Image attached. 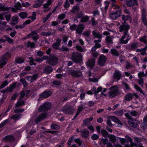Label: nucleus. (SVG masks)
<instances>
[{
  "mask_svg": "<svg viewBox=\"0 0 147 147\" xmlns=\"http://www.w3.org/2000/svg\"><path fill=\"white\" fill-rule=\"evenodd\" d=\"M130 26L128 24H122L119 27V32L122 33L123 32V35L119 39L121 44H125L128 43L130 38H129V34L128 31L130 29Z\"/></svg>",
  "mask_w": 147,
  "mask_h": 147,
  "instance_id": "nucleus-1",
  "label": "nucleus"
},
{
  "mask_svg": "<svg viewBox=\"0 0 147 147\" xmlns=\"http://www.w3.org/2000/svg\"><path fill=\"white\" fill-rule=\"evenodd\" d=\"M112 8L113 9V11L109 15L110 18L114 20L119 17L121 14V10L119 6L115 3H112Z\"/></svg>",
  "mask_w": 147,
  "mask_h": 147,
  "instance_id": "nucleus-2",
  "label": "nucleus"
},
{
  "mask_svg": "<svg viewBox=\"0 0 147 147\" xmlns=\"http://www.w3.org/2000/svg\"><path fill=\"white\" fill-rule=\"evenodd\" d=\"M82 55L78 52H74L72 54L71 59L74 62L76 63H80L82 61Z\"/></svg>",
  "mask_w": 147,
  "mask_h": 147,
  "instance_id": "nucleus-3",
  "label": "nucleus"
},
{
  "mask_svg": "<svg viewBox=\"0 0 147 147\" xmlns=\"http://www.w3.org/2000/svg\"><path fill=\"white\" fill-rule=\"evenodd\" d=\"M58 58L54 54H51L47 62L48 64L52 66H53L56 65L58 62Z\"/></svg>",
  "mask_w": 147,
  "mask_h": 147,
  "instance_id": "nucleus-4",
  "label": "nucleus"
},
{
  "mask_svg": "<svg viewBox=\"0 0 147 147\" xmlns=\"http://www.w3.org/2000/svg\"><path fill=\"white\" fill-rule=\"evenodd\" d=\"M51 102H46L40 106L38 111V112H40L42 111H48L51 109Z\"/></svg>",
  "mask_w": 147,
  "mask_h": 147,
  "instance_id": "nucleus-5",
  "label": "nucleus"
},
{
  "mask_svg": "<svg viewBox=\"0 0 147 147\" xmlns=\"http://www.w3.org/2000/svg\"><path fill=\"white\" fill-rule=\"evenodd\" d=\"M62 110L65 114H72L74 112V109L73 107L69 105H66L63 106Z\"/></svg>",
  "mask_w": 147,
  "mask_h": 147,
  "instance_id": "nucleus-6",
  "label": "nucleus"
},
{
  "mask_svg": "<svg viewBox=\"0 0 147 147\" xmlns=\"http://www.w3.org/2000/svg\"><path fill=\"white\" fill-rule=\"evenodd\" d=\"M48 113L47 112H44L38 115L35 119L34 122L36 123L42 121L47 116Z\"/></svg>",
  "mask_w": 147,
  "mask_h": 147,
  "instance_id": "nucleus-7",
  "label": "nucleus"
},
{
  "mask_svg": "<svg viewBox=\"0 0 147 147\" xmlns=\"http://www.w3.org/2000/svg\"><path fill=\"white\" fill-rule=\"evenodd\" d=\"M119 92V90H115L114 91H110L107 93L106 94L102 92V95H103L105 96L112 98L116 96L118 94Z\"/></svg>",
  "mask_w": 147,
  "mask_h": 147,
  "instance_id": "nucleus-8",
  "label": "nucleus"
},
{
  "mask_svg": "<svg viewBox=\"0 0 147 147\" xmlns=\"http://www.w3.org/2000/svg\"><path fill=\"white\" fill-rule=\"evenodd\" d=\"M92 91H88L87 92V94L92 95L93 93L96 96V98H99V97H98L97 95H98V93L101 91V87H99L97 89H96L95 87H93L92 88Z\"/></svg>",
  "mask_w": 147,
  "mask_h": 147,
  "instance_id": "nucleus-9",
  "label": "nucleus"
},
{
  "mask_svg": "<svg viewBox=\"0 0 147 147\" xmlns=\"http://www.w3.org/2000/svg\"><path fill=\"white\" fill-rule=\"evenodd\" d=\"M126 139L125 138H120V141L121 144L122 145H124L126 143H127L129 142L131 144L133 143L132 139L128 135H126L125 136Z\"/></svg>",
  "mask_w": 147,
  "mask_h": 147,
  "instance_id": "nucleus-10",
  "label": "nucleus"
},
{
  "mask_svg": "<svg viewBox=\"0 0 147 147\" xmlns=\"http://www.w3.org/2000/svg\"><path fill=\"white\" fill-rule=\"evenodd\" d=\"M138 46L137 43H134L132 44H128L126 47V49L129 51H135Z\"/></svg>",
  "mask_w": 147,
  "mask_h": 147,
  "instance_id": "nucleus-11",
  "label": "nucleus"
},
{
  "mask_svg": "<svg viewBox=\"0 0 147 147\" xmlns=\"http://www.w3.org/2000/svg\"><path fill=\"white\" fill-rule=\"evenodd\" d=\"M141 12V18L142 22L145 26H147V20L146 14V9L145 8H143Z\"/></svg>",
  "mask_w": 147,
  "mask_h": 147,
  "instance_id": "nucleus-12",
  "label": "nucleus"
},
{
  "mask_svg": "<svg viewBox=\"0 0 147 147\" xmlns=\"http://www.w3.org/2000/svg\"><path fill=\"white\" fill-rule=\"evenodd\" d=\"M134 96H135L137 98L139 97L138 96L136 93H134L132 94L131 93H129L126 94L125 96L124 100L127 101H130L132 99Z\"/></svg>",
  "mask_w": 147,
  "mask_h": 147,
  "instance_id": "nucleus-13",
  "label": "nucleus"
},
{
  "mask_svg": "<svg viewBox=\"0 0 147 147\" xmlns=\"http://www.w3.org/2000/svg\"><path fill=\"white\" fill-rule=\"evenodd\" d=\"M121 72L119 70H115L114 71L113 75V78L115 81H119L122 77Z\"/></svg>",
  "mask_w": 147,
  "mask_h": 147,
  "instance_id": "nucleus-14",
  "label": "nucleus"
},
{
  "mask_svg": "<svg viewBox=\"0 0 147 147\" xmlns=\"http://www.w3.org/2000/svg\"><path fill=\"white\" fill-rule=\"evenodd\" d=\"M85 28V27L84 24H79L77 25V28L76 29V33L80 35H81Z\"/></svg>",
  "mask_w": 147,
  "mask_h": 147,
  "instance_id": "nucleus-15",
  "label": "nucleus"
},
{
  "mask_svg": "<svg viewBox=\"0 0 147 147\" xmlns=\"http://www.w3.org/2000/svg\"><path fill=\"white\" fill-rule=\"evenodd\" d=\"M95 61L93 59H89L86 63V65L87 67H89L90 69H92L95 65Z\"/></svg>",
  "mask_w": 147,
  "mask_h": 147,
  "instance_id": "nucleus-16",
  "label": "nucleus"
},
{
  "mask_svg": "<svg viewBox=\"0 0 147 147\" xmlns=\"http://www.w3.org/2000/svg\"><path fill=\"white\" fill-rule=\"evenodd\" d=\"M53 71V69L52 67L49 65L45 66L43 69L42 73L46 74H49Z\"/></svg>",
  "mask_w": 147,
  "mask_h": 147,
  "instance_id": "nucleus-17",
  "label": "nucleus"
},
{
  "mask_svg": "<svg viewBox=\"0 0 147 147\" xmlns=\"http://www.w3.org/2000/svg\"><path fill=\"white\" fill-rule=\"evenodd\" d=\"M52 94V92L49 91H46L39 95L40 98H46L50 96Z\"/></svg>",
  "mask_w": 147,
  "mask_h": 147,
  "instance_id": "nucleus-18",
  "label": "nucleus"
},
{
  "mask_svg": "<svg viewBox=\"0 0 147 147\" xmlns=\"http://www.w3.org/2000/svg\"><path fill=\"white\" fill-rule=\"evenodd\" d=\"M70 74L73 77L77 78L82 76V72L80 71H76L72 70L70 71Z\"/></svg>",
  "mask_w": 147,
  "mask_h": 147,
  "instance_id": "nucleus-19",
  "label": "nucleus"
},
{
  "mask_svg": "<svg viewBox=\"0 0 147 147\" xmlns=\"http://www.w3.org/2000/svg\"><path fill=\"white\" fill-rule=\"evenodd\" d=\"M5 40L3 39V38L0 39V43H2L5 42L6 41H7L10 44H12L13 43V40L11 38L7 35H5L4 36Z\"/></svg>",
  "mask_w": 147,
  "mask_h": 147,
  "instance_id": "nucleus-20",
  "label": "nucleus"
},
{
  "mask_svg": "<svg viewBox=\"0 0 147 147\" xmlns=\"http://www.w3.org/2000/svg\"><path fill=\"white\" fill-rule=\"evenodd\" d=\"M38 30H36L32 31L30 34H29L28 35H31L32 36V39L35 41H36L38 38Z\"/></svg>",
  "mask_w": 147,
  "mask_h": 147,
  "instance_id": "nucleus-21",
  "label": "nucleus"
},
{
  "mask_svg": "<svg viewBox=\"0 0 147 147\" xmlns=\"http://www.w3.org/2000/svg\"><path fill=\"white\" fill-rule=\"evenodd\" d=\"M61 41V39L58 38L52 45V47L54 49L59 50V46L60 45Z\"/></svg>",
  "mask_w": 147,
  "mask_h": 147,
  "instance_id": "nucleus-22",
  "label": "nucleus"
},
{
  "mask_svg": "<svg viewBox=\"0 0 147 147\" xmlns=\"http://www.w3.org/2000/svg\"><path fill=\"white\" fill-rule=\"evenodd\" d=\"M127 6L131 7L135 5H138V2L137 0H129V1L127 3Z\"/></svg>",
  "mask_w": 147,
  "mask_h": 147,
  "instance_id": "nucleus-23",
  "label": "nucleus"
},
{
  "mask_svg": "<svg viewBox=\"0 0 147 147\" xmlns=\"http://www.w3.org/2000/svg\"><path fill=\"white\" fill-rule=\"evenodd\" d=\"M44 0H37L35 2V3L33 5L32 7L34 8H36L38 7L41 6Z\"/></svg>",
  "mask_w": 147,
  "mask_h": 147,
  "instance_id": "nucleus-24",
  "label": "nucleus"
},
{
  "mask_svg": "<svg viewBox=\"0 0 147 147\" xmlns=\"http://www.w3.org/2000/svg\"><path fill=\"white\" fill-rule=\"evenodd\" d=\"M25 105V102L24 100H22V99H19L18 102L15 104V108H17Z\"/></svg>",
  "mask_w": 147,
  "mask_h": 147,
  "instance_id": "nucleus-25",
  "label": "nucleus"
},
{
  "mask_svg": "<svg viewBox=\"0 0 147 147\" xmlns=\"http://www.w3.org/2000/svg\"><path fill=\"white\" fill-rule=\"evenodd\" d=\"M11 8V7H8L5 6V5L4 4L0 3V11H8Z\"/></svg>",
  "mask_w": 147,
  "mask_h": 147,
  "instance_id": "nucleus-26",
  "label": "nucleus"
},
{
  "mask_svg": "<svg viewBox=\"0 0 147 147\" xmlns=\"http://www.w3.org/2000/svg\"><path fill=\"white\" fill-rule=\"evenodd\" d=\"M3 140H5V142L12 141L14 140V137L11 135L6 136L3 139Z\"/></svg>",
  "mask_w": 147,
  "mask_h": 147,
  "instance_id": "nucleus-27",
  "label": "nucleus"
},
{
  "mask_svg": "<svg viewBox=\"0 0 147 147\" xmlns=\"http://www.w3.org/2000/svg\"><path fill=\"white\" fill-rule=\"evenodd\" d=\"M74 141L77 143L79 146H81L82 145L83 146L82 147H85L84 142L83 141L81 140L80 138H77L74 140Z\"/></svg>",
  "mask_w": 147,
  "mask_h": 147,
  "instance_id": "nucleus-28",
  "label": "nucleus"
},
{
  "mask_svg": "<svg viewBox=\"0 0 147 147\" xmlns=\"http://www.w3.org/2000/svg\"><path fill=\"white\" fill-rule=\"evenodd\" d=\"M3 57H1L0 58V67L2 68L3 67V66L5 65L7 63V60H6V59L3 58Z\"/></svg>",
  "mask_w": 147,
  "mask_h": 147,
  "instance_id": "nucleus-29",
  "label": "nucleus"
},
{
  "mask_svg": "<svg viewBox=\"0 0 147 147\" xmlns=\"http://www.w3.org/2000/svg\"><path fill=\"white\" fill-rule=\"evenodd\" d=\"M56 33V31L55 30H51V31H48L47 32H43L42 33L43 35L47 36H50L51 35L55 34Z\"/></svg>",
  "mask_w": 147,
  "mask_h": 147,
  "instance_id": "nucleus-30",
  "label": "nucleus"
},
{
  "mask_svg": "<svg viewBox=\"0 0 147 147\" xmlns=\"http://www.w3.org/2000/svg\"><path fill=\"white\" fill-rule=\"evenodd\" d=\"M81 133L82 134V136L85 138L88 137L89 134V131L85 129H83Z\"/></svg>",
  "mask_w": 147,
  "mask_h": 147,
  "instance_id": "nucleus-31",
  "label": "nucleus"
},
{
  "mask_svg": "<svg viewBox=\"0 0 147 147\" xmlns=\"http://www.w3.org/2000/svg\"><path fill=\"white\" fill-rule=\"evenodd\" d=\"M22 116V115L21 114H16L11 117V119H14L15 121L19 120L20 118H21Z\"/></svg>",
  "mask_w": 147,
  "mask_h": 147,
  "instance_id": "nucleus-32",
  "label": "nucleus"
},
{
  "mask_svg": "<svg viewBox=\"0 0 147 147\" xmlns=\"http://www.w3.org/2000/svg\"><path fill=\"white\" fill-rule=\"evenodd\" d=\"M111 54L114 56L118 57L119 55V53L118 51L115 49L113 48L111 49Z\"/></svg>",
  "mask_w": 147,
  "mask_h": 147,
  "instance_id": "nucleus-33",
  "label": "nucleus"
},
{
  "mask_svg": "<svg viewBox=\"0 0 147 147\" xmlns=\"http://www.w3.org/2000/svg\"><path fill=\"white\" fill-rule=\"evenodd\" d=\"M93 119L92 117H91L89 118L86 119L83 121V124L84 125H86L90 123L91 121Z\"/></svg>",
  "mask_w": 147,
  "mask_h": 147,
  "instance_id": "nucleus-34",
  "label": "nucleus"
},
{
  "mask_svg": "<svg viewBox=\"0 0 147 147\" xmlns=\"http://www.w3.org/2000/svg\"><path fill=\"white\" fill-rule=\"evenodd\" d=\"M28 15V13L26 12H22L18 14L19 16L22 19H24L27 18Z\"/></svg>",
  "mask_w": 147,
  "mask_h": 147,
  "instance_id": "nucleus-35",
  "label": "nucleus"
},
{
  "mask_svg": "<svg viewBox=\"0 0 147 147\" xmlns=\"http://www.w3.org/2000/svg\"><path fill=\"white\" fill-rule=\"evenodd\" d=\"M92 34L94 37L98 38H100L101 37V35L100 33L96 30L92 31Z\"/></svg>",
  "mask_w": 147,
  "mask_h": 147,
  "instance_id": "nucleus-36",
  "label": "nucleus"
},
{
  "mask_svg": "<svg viewBox=\"0 0 147 147\" xmlns=\"http://www.w3.org/2000/svg\"><path fill=\"white\" fill-rule=\"evenodd\" d=\"M80 10V7L78 6H74L73 7L72 9L71 10V11L75 14L78 12Z\"/></svg>",
  "mask_w": 147,
  "mask_h": 147,
  "instance_id": "nucleus-37",
  "label": "nucleus"
},
{
  "mask_svg": "<svg viewBox=\"0 0 147 147\" xmlns=\"http://www.w3.org/2000/svg\"><path fill=\"white\" fill-rule=\"evenodd\" d=\"M141 141V140L139 138H135V142L133 143L134 145L136 147H139V145L142 144L140 143Z\"/></svg>",
  "mask_w": 147,
  "mask_h": 147,
  "instance_id": "nucleus-38",
  "label": "nucleus"
},
{
  "mask_svg": "<svg viewBox=\"0 0 147 147\" xmlns=\"http://www.w3.org/2000/svg\"><path fill=\"white\" fill-rule=\"evenodd\" d=\"M17 84V82H15L13 83L9 87L7 88V91L9 92L11 91L13 88L16 87Z\"/></svg>",
  "mask_w": 147,
  "mask_h": 147,
  "instance_id": "nucleus-39",
  "label": "nucleus"
},
{
  "mask_svg": "<svg viewBox=\"0 0 147 147\" xmlns=\"http://www.w3.org/2000/svg\"><path fill=\"white\" fill-rule=\"evenodd\" d=\"M129 18H130V17L129 16L123 15L122 19L124 21V22L123 23L127 24L126 22L127 21Z\"/></svg>",
  "mask_w": 147,
  "mask_h": 147,
  "instance_id": "nucleus-40",
  "label": "nucleus"
},
{
  "mask_svg": "<svg viewBox=\"0 0 147 147\" xmlns=\"http://www.w3.org/2000/svg\"><path fill=\"white\" fill-rule=\"evenodd\" d=\"M105 41L108 44L111 43L113 42L112 37L111 36H107L105 39Z\"/></svg>",
  "mask_w": 147,
  "mask_h": 147,
  "instance_id": "nucleus-41",
  "label": "nucleus"
},
{
  "mask_svg": "<svg viewBox=\"0 0 147 147\" xmlns=\"http://www.w3.org/2000/svg\"><path fill=\"white\" fill-rule=\"evenodd\" d=\"M26 45L27 47L34 48L35 47V43L33 42H31L28 41L27 42Z\"/></svg>",
  "mask_w": 147,
  "mask_h": 147,
  "instance_id": "nucleus-42",
  "label": "nucleus"
},
{
  "mask_svg": "<svg viewBox=\"0 0 147 147\" xmlns=\"http://www.w3.org/2000/svg\"><path fill=\"white\" fill-rule=\"evenodd\" d=\"M115 115L117 116H122L123 114V110L122 109L115 112Z\"/></svg>",
  "mask_w": 147,
  "mask_h": 147,
  "instance_id": "nucleus-43",
  "label": "nucleus"
},
{
  "mask_svg": "<svg viewBox=\"0 0 147 147\" xmlns=\"http://www.w3.org/2000/svg\"><path fill=\"white\" fill-rule=\"evenodd\" d=\"M11 56V54L10 53L7 52H6L1 57H3V58L4 59H6V60H7L8 58L10 57Z\"/></svg>",
  "mask_w": 147,
  "mask_h": 147,
  "instance_id": "nucleus-44",
  "label": "nucleus"
},
{
  "mask_svg": "<svg viewBox=\"0 0 147 147\" xmlns=\"http://www.w3.org/2000/svg\"><path fill=\"white\" fill-rule=\"evenodd\" d=\"M18 17L14 16L12 18V22L10 23L14 25L18 23Z\"/></svg>",
  "mask_w": 147,
  "mask_h": 147,
  "instance_id": "nucleus-45",
  "label": "nucleus"
},
{
  "mask_svg": "<svg viewBox=\"0 0 147 147\" xmlns=\"http://www.w3.org/2000/svg\"><path fill=\"white\" fill-rule=\"evenodd\" d=\"M51 127L52 129L56 130L59 129L60 128V127L58 125L52 124H51Z\"/></svg>",
  "mask_w": 147,
  "mask_h": 147,
  "instance_id": "nucleus-46",
  "label": "nucleus"
},
{
  "mask_svg": "<svg viewBox=\"0 0 147 147\" xmlns=\"http://www.w3.org/2000/svg\"><path fill=\"white\" fill-rule=\"evenodd\" d=\"M89 19V17L87 16H84L81 18L80 21L82 22H87Z\"/></svg>",
  "mask_w": 147,
  "mask_h": 147,
  "instance_id": "nucleus-47",
  "label": "nucleus"
},
{
  "mask_svg": "<svg viewBox=\"0 0 147 147\" xmlns=\"http://www.w3.org/2000/svg\"><path fill=\"white\" fill-rule=\"evenodd\" d=\"M107 58L104 55L102 54V67L104 66L106 61Z\"/></svg>",
  "mask_w": 147,
  "mask_h": 147,
  "instance_id": "nucleus-48",
  "label": "nucleus"
},
{
  "mask_svg": "<svg viewBox=\"0 0 147 147\" xmlns=\"http://www.w3.org/2000/svg\"><path fill=\"white\" fill-rule=\"evenodd\" d=\"M24 60L22 58L19 57L15 59V62L17 63H21L24 62Z\"/></svg>",
  "mask_w": 147,
  "mask_h": 147,
  "instance_id": "nucleus-49",
  "label": "nucleus"
},
{
  "mask_svg": "<svg viewBox=\"0 0 147 147\" xmlns=\"http://www.w3.org/2000/svg\"><path fill=\"white\" fill-rule=\"evenodd\" d=\"M102 135L104 137H107L109 136L108 133L105 130L102 129Z\"/></svg>",
  "mask_w": 147,
  "mask_h": 147,
  "instance_id": "nucleus-50",
  "label": "nucleus"
},
{
  "mask_svg": "<svg viewBox=\"0 0 147 147\" xmlns=\"http://www.w3.org/2000/svg\"><path fill=\"white\" fill-rule=\"evenodd\" d=\"M146 36L144 35L142 37L140 38V40L141 42H143L145 44H146L147 42V41L146 39Z\"/></svg>",
  "mask_w": 147,
  "mask_h": 147,
  "instance_id": "nucleus-51",
  "label": "nucleus"
},
{
  "mask_svg": "<svg viewBox=\"0 0 147 147\" xmlns=\"http://www.w3.org/2000/svg\"><path fill=\"white\" fill-rule=\"evenodd\" d=\"M51 3L52 2L50 1H48L46 3L43 4L44 8L45 9H48L49 8L48 7L51 4Z\"/></svg>",
  "mask_w": 147,
  "mask_h": 147,
  "instance_id": "nucleus-52",
  "label": "nucleus"
},
{
  "mask_svg": "<svg viewBox=\"0 0 147 147\" xmlns=\"http://www.w3.org/2000/svg\"><path fill=\"white\" fill-rule=\"evenodd\" d=\"M76 15L77 17L78 18H81L84 16V13H83L82 11H79L77 12Z\"/></svg>",
  "mask_w": 147,
  "mask_h": 147,
  "instance_id": "nucleus-53",
  "label": "nucleus"
},
{
  "mask_svg": "<svg viewBox=\"0 0 147 147\" xmlns=\"http://www.w3.org/2000/svg\"><path fill=\"white\" fill-rule=\"evenodd\" d=\"M134 87L136 89V90L138 91H139L140 93H143V91L141 89V88L138 86V85L137 84H135L134 86Z\"/></svg>",
  "mask_w": 147,
  "mask_h": 147,
  "instance_id": "nucleus-54",
  "label": "nucleus"
},
{
  "mask_svg": "<svg viewBox=\"0 0 147 147\" xmlns=\"http://www.w3.org/2000/svg\"><path fill=\"white\" fill-rule=\"evenodd\" d=\"M8 84V83L7 80L4 81L2 84L0 86V89L4 88L5 86H7Z\"/></svg>",
  "mask_w": 147,
  "mask_h": 147,
  "instance_id": "nucleus-55",
  "label": "nucleus"
},
{
  "mask_svg": "<svg viewBox=\"0 0 147 147\" xmlns=\"http://www.w3.org/2000/svg\"><path fill=\"white\" fill-rule=\"evenodd\" d=\"M109 90L110 91H114L115 90H118L117 88V87L116 85H114L112 86L110 88H109Z\"/></svg>",
  "mask_w": 147,
  "mask_h": 147,
  "instance_id": "nucleus-56",
  "label": "nucleus"
},
{
  "mask_svg": "<svg viewBox=\"0 0 147 147\" xmlns=\"http://www.w3.org/2000/svg\"><path fill=\"white\" fill-rule=\"evenodd\" d=\"M20 81L23 84L24 87H25L27 86V83L24 78L21 79L20 80Z\"/></svg>",
  "mask_w": 147,
  "mask_h": 147,
  "instance_id": "nucleus-57",
  "label": "nucleus"
},
{
  "mask_svg": "<svg viewBox=\"0 0 147 147\" xmlns=\"http://www.w3.org/2000/svg\"><path fill=\"white\" fill-rule=\"evenodd\" d=\"M141 127L144 130L147 129V123L142 122L141 123Z\"/></svg>",
  "mask_w": 147,
  "mask_h": 147,
  "instance_id": "nucleus-58",
  "label": "nucleus"
},
{
  "mask_svg": "<svg viewBox=\"0 0 147 147\" xmlns=\"http://www.w3.org/2000/svg\"><path fill=\"white\" fill-rule=\"evenodd\" d=\"M52 83L53 84L58 86H60L61 84V82L59 80H54Z\"/></svg>",
  "mask_w": 147,
  "mask_h": 147,
  "instance_id": "nucleus-59",
  "label": "nucleus"
},
{
  "mask_svg": "<svg viewBox=\"0 0 147 147\" xmlns=\"http://www.w3.org/2000/svg\"><path fill=\"white\" fill-rule=\"evenodd\" d=\"M138 84L142 86H143L144 84V80L142 78H139V79L138 80Z\"/></svg>",
  "mask_w": 147,
  "mask_h": 147,
  "instance_id": "nucleus-60",
  "label": "nucleus"
},
{
  "mask_svg": "<svg viewBox=\"0 0 147 147\" xmlns=\"http://www.w3.org/2000/svg\"><path fill=\"white\" fill-rule=\"evenodd\" d=\"M26 94V93L24 91H22L21 92L20 94V97L19 99H22V98L24 97Z\"/></svg>",
  "mask_w": 147,
  "mask_h": 147,
  "instance_id": "nucleus-61",
  "label": "nucleus"
},
{
  "mask_svg": "<svg viewBox=\"0 0 147 147\" xmlns=\"http://www.w3.org/2000/svg\"><path fill=\"white\" fill-rule=\"evenodd\" d=\"M24 111V109H16L13 112L14 113H22Z\"/></svg>",
  "mask_w": 147,
  "mask_h": 147,
  "instance_id": "nucleus-62",
  "label": "nucleus"
},
{
  "mask_svg": "<svg viewBox=\"0 0 147 147\" xmlns=\"http://www.w3.org/2000/svg\"><path fill=\"white\" fill-rule=\"evenodd\" d=\"M74 138V137L73 136H72L68 140L67 142V144L69 146H70L71 145V143L73 141Z\"/></svg>",
  "mask_w": 147,
  "mask_h": 147,
  "instance_id": "nucleus-63",
  "label": "nucleus"
},
{
  "mask_svg": "<svg viewBox=\"0 0 147 147\" xmlns=\"http://www.w3.org/2000/svg\"><path fill=\"white\" fill-rule=\"evenodd\" d=\"M111 119L113 121L116 123H117L118 121H119V119L115 116L112 117Z\"/></svg>",
  "mask_w": 147,
  "mask_h": 147,
  "instance_id": "nucleus-64",
  "label": "nucleus"
}]
</instances>
